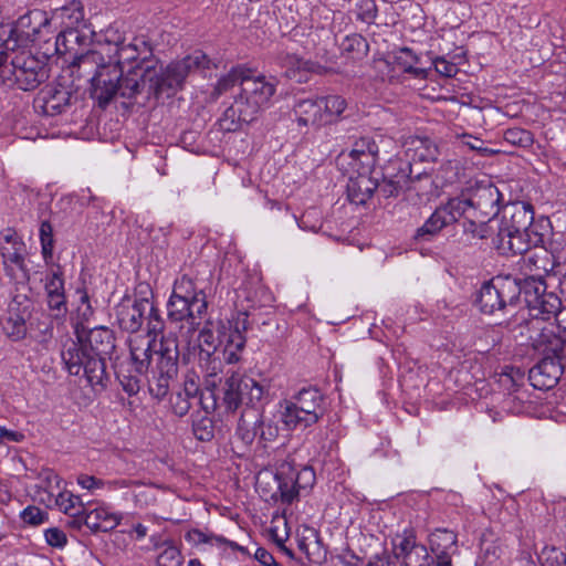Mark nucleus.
<instances>
[{"instance_id": "obj_1", "label": "nucleus", "mask_w": 566, "mask_h": 566, "mask_svg": "<svg viewBox=\"0 0 566 566\" xmlns=\"http://www.w3.org/2000/svg\"><path fill=\"white\" fill-rule=\"evenodd\" d=\"M211 66L208 55L197 50L181 60L169 63L166 67L153 65L139 66L142 94L146 97H170L184 87L188 76L205 73Z\"/></svg>"}, {"instance_id": "obj_2", "label": "nucleus", "mask_w": 566, "mask_h": 566, "mask_svg": "<svg viewBox=\"0 0 566 566\" xmlns=\"http://www.w3.org/2000/svg\"><path fill=\"white\" fill-rule=\"evenodd\" d=\"M275 91V78L253 76L251 71L247 70L241 81L240 93L219 119L220 128L224 132H235L242 124L255 120L259 113L269 106Z\"/></svg>"}, {"instance_id": "obj_3", "label": "nucleus", "mask_w": 566, "mask_h": 566, "mask_svg": "<svg viewBox=\"0 0 566 566\" xmlns=\"http://www.w3.org/2000/svg\"><path fill=\"white\" fill-rule=\"evenodd\" d=\"M81 64H97V70L91 80V95L98 101L99 106H106L115 96L134 98L142 94L140 70L135 66L124 76L123 66L104 63L103 54L91 51L80 59Z\"/></svg>"}, {"instance_id": "obj_4", "label": "nucleus", "mask_w": 566, "mask_h": 566, "mask_svg": "<svg viewBox=\"0 0 566 566\" xmlns=\"http://www.w3.org/2000/svg\"><path fill=\"white\" fill-rule=\"evenodd\" d=\"M532 347L541 356L538 363L530 370V380L535 388L551 389L566 369V340L557 333L553 324L536 328L530 336Z\"/></svg>"}, {"instance_id": "obj_5", "label": "nucleus", "mask_w": 566, "mask_h": 566, "mask_svg": "<svg viewBox=\"0 0 566 566\" xmlns=\"http://www.w3.org/2000/svg\"><path fill=\"white\" fill-rule=\"evenodd\" d=\"M281 407V421L287 430L312 427L326 413L325 397L315 387L302 388Z\"/></svg>"}, {"instance_id": "obj_6", "label": "nucleus", "mask_w": 566, "mask_h": 566, "mask_svg": "<svg viewBox=\"0 0 566 566\" xmlns=\"http://www.w3.org/2000/svg\"><path fill=\"white\" fill-rule=\"evenodd\" d=\"M0 71V78L8 87L32 91L49 78L46 65L24 49L12 51Z\"/></svg>"}, {"instance_id": "obj_7", "label": "nucleus", "mask_w": 566, "mask_h": 566, "mask_svg": "<svg viewBox=\"0 0 566 566\" xmlns=\"http://www.w3.org/2000/svg\"><path fill=\"white\" fill-rule=\"evenodd\" d=\"M66 370L74 376L84 375L88 385L95 391L106 388L109 376L104 359L93 355L81 340H67L61 353Z\"/></svg>"}, {"instance_id": "obj_8", "label": "nucleus", "mask_w": 566, "mask_h": 566, "mask_svg": "<svg viewBox=\"0 0 566 566\" xmlns=\"http://www.w3.org/2000/svg\"><path fill=\"white\" fill-rule=\"evenodd\" d=\"M115 315L119 328L127 333H137L146 323L148 336H157L165 327L158 308L147 296L122 298L115 307Z\"/></svg>"}, {"instance_id": "obj_9", "label": "nucleus", "mask_w": 566, "mask_h": 566, "mask_svg": "<svg viewBox=\"0 0 566 566\" xmlns=\"http://www.w3.org/2000/svg\"><path fill=\"white\" fill-rule=\"evenodd\" d=\"M156 361L150 370L149 392L161 401L169 392L170 382L179 370V347L174 336H163L155 348Z\"/></svg>"}, {"instance_id": "obj_10", "label": "nucleus", "mask_w": 566, "mask_h": 566, "mask_svg": "<svg viewBox=\"0 0 566 566\" xmlns=\"http://www.w3.org/2000/svg\"><path fill=\"white\" fill-rule=\"evenodd\" d=\"M51 18L43 10H31L21 15L15 23L2 24V32L8 33L4 41L7 51L24 49L30 43L45 40L51 33Z\"/></svg>"}, {"instance_id": "obj_11", "label": "nucleus", "mask_w": 566, "mask_h": 566, "mask_svg": "<svg viewBox=\"0 0 566 566\" xmlns=\"http://www.w3.org/2000/svg\"><path fill=\"white\" fill-rule=\"evenodd\" d=\"M270 382L266 379L256 380L239 373H232L223 385V402L229 410H237L240 405L252 407L269 401Z\"/></svg>"}, {"instance_id": "obj_12", "label": "nucleus", "mask_w": 566, "mask_h": 566, "mask_svg": "<svg viewBox=\"0 0 566 566\" xmlns=\"http://www.w3.org/2000/svg\"><path fill=\"white\" fill-rule=\"evenodd\" d=\"M247 301L251 304L239 311L237 316L229 322L228 328L220 335L219 345L223 348V360L227 364H235L240 360L241 354L245 348V333L251 324L256 323L254 311L258 304L252 298L251 293L247 295ZM223 328L226 327L223 326Z\"/></svg>"}, {"instance_id": "obj_13", "label": "nucleus", "mask_w": 566, "mask_h": 566, "mask_svg": "<svg viewBox=\"0 0 566 566\" xmlns=\"http://www.w3.org/2000/svg\"><path fill=\"white\" fill-rule=\"evenodd\" d=\"M520 287L510 279H493L484 283L478 294L475 304L484 314L503 312L507 305H514L520 296Z\"/></svg>"}, {"instance_id": "obj_14", "label": "nucleus", "mask_w": 566, "mask_h": 566, "mask_svg": "<svg viewBox=\"0 0 566 566\" xmlns=\"http://www.w3.org/2000/svg\"><path fill=\"white\" fill-rule=\"evenodd\" d=\"M534 210L526 202H512L506 205L496 221V237H507L511 233H520L534 228Z\"/></svg>"}, {"instance_id": "obj_15", "label": "nucleus", "mask_w": 566, "mask_h": 566, "mask_svg": "<svg viewBox=\"0 0 566 566\" xmlns=\"http://www.w3.org/2000/svg\"><path fill=\"white\" fill-rule=\"evenodd\" d=\"M489 195L492 197V190L488 188L478 189L471 193L462 192L460 196L451 198L444 205H441L446 209L447 217L452 223L459 221L461 218H478L483 203L482 199Z\"/></svg>"}, {"instance_id": "obj_16", "label": "nucleus", "mask_w": 566, "mask_h": 566, "mask_svg": "<svg viewBox=\"0 0 566 566\" xmlns=\"http://www.w3.org/2000/svg\"><path fill=\"white\" fill-rule=\"evenodd\" d=\"M120 520L122 515L108 506L96 505L93 509H83L82 513H74L70 524L75 528H81L84 524L93 532H108L114 530Z\"/></svg>"}, {"instance_id": "obj_17", "label": "nucleus", "mask_w": 566, "mask_h": 566, "mask_svg": "<svg viewBox=\"0 0 566 566\" xmlns=\"http://www.w3.org/2000/svg\"><path fill=\"white\" fill-rule=\"evenodd\" d=\"M544 242L543 233L538 232L536 227L528 228L527 231H521L520 233H511L505 237H496L495 245L496 249L503 253L512 254H524L533 248H539Z\"/></svg>"}, {"instance_id": "obj_18", "label": "nucleus", "mask_w": 566, "mask_h": 566, "mask_svg": "<svg viewBox=\"0 0 566 566\" xmlns=\"http://www.w3.org/2000/svg\"><path fill=\"white\" fill-rule=\"evenodd\" d=\"M64 272L61 265L51 268L44 277L46 303L50 310L59 314L66 312Z\"/></svg>"}, {"instance_id": "obj_19", "label": "nucleus", "mask_w": 566, "mask_h": 566, "mask_svg": "<svg viewBox=\"0 0 566 566\" xmlns=\"http://www.w3.org/2000/svg\"><path fill=\"white\" fill-rule=\"evenodd\" d=\"M155 348H158L156 336H135L129 339L130 363L135 374L143 376L148 371Z\"/></svg>"}, {"instance_id": "obj_20", "label": "nucleus", "mask_w": 566, "mask_h": 566, "mask_svg": "<svg viewBox=\"0 0 566 566\" xmlns=\"http://www.w3.org/2000/svg\"><path fill=\"white\" fill-rule=\"evenodd\" d=\"M391 545L395 557L401 559L403 564H418L420 555L426 554L424 546L417 543L412 528L397 533L391 539Z\"/></svg>"}, {"instance_id": "obj_21", "label": "nucleus", "mask_w": 566, "mask_h": 566, "mask_svg": "<svg viewBox=\"0 0 566 566\" xmlns=\"http://www.w3.org/2000/svg\"><path fill=\"white\" fill-rule=\"evenodd\" d=\"M379 147L375 139L361 137L356 140L348 153L349 164L354 170L370 171L376 165Z\"/></svg>"}, {"instance_id": "obj_22", "label": "nucleus", "mask_w": 566, "mask_h": 566, "mask_svg": "<svg viewBox=\"0 0 566 566\" xmlns=\"http://www.w3.org/2000/svg\"><path fill=\"white\" fill-rule=\"evenodd\" d=\"M71 96V92L62 85L46 86L40 92L36 103L44 115L55 116L70 105Z\"/></svg>"}, {"instance_id": "obj_23", "label": "nucleus", "mask_w": 566, "mask_h": 566, "mask_svg": "<svg viewBox=\"0 0 566 566\" xmlns=\"http://www.w3.org/2000/svg\"><path fill=\"white\" fill-rule=\"evenodd\" d=\"M150 55L151 46L149 43L143 38H134L132 42L127 44L123 42V44L116 49L114 55H109V61H112L113 64L122 66L123 63L140 60L142 64L138 66H146Z\"/></svg>"}, {"instance_id": "obj_24", "label": "nucleus", "mask_w": 566, "mask_h": 566, "mask_svg": "<svg viewBox=\"0 0 566 566\" xmlns=\"http://www.w3.org/2000/svg\"><path fill=\"white\" fill-rule=\"evenodd\" d=\"M222 361L209 349H201L198 353L197 370L203 379L207 390L213 392L221 382Z\"/></svg>"}, {"instance_id": "obj_25", "label": "nucleus", "mask_w": 566, "mask_h": 566, "mask_svg": "<svg viewBox=\"0 0 566 566\" xmlns=\"http://www.w3.org/2000/svg\"><path fill=\"white\" fill-rule=\"evenodd\" d=\"M185 539L192 546L203 552H207L212 547H217L221 551H226L227 547H230L232 551H244V548L235 542L199 528L189 530L185 534Z\"/></svg>"}, {"instance_id": "obj_26", "label": "nucleus", "mask_w": 566, "mask_h": 566, "mask_svg": "<svg viewBox=\"0 0 566 566\" xmlns=\"http://www.w3.org/2000/svg\"><path fill=\"white\" fill-rule=\"evenodd\" d=\"M430 547L438 562L451 564L452 556L458 551V537L453 531L437 528L430 534Z\"/></svg>"}, {"instance_id": "obj_27", "label": "nucleus", "mask_w": 566, "mask_h": 566, "mask_svg": "<svg viewBox=\"0 0 566 566\" xmlns=\"http://www.w3.org/2000/svg\"><path fill=\"white\" fill-rule=\"evenodd\" d=\"M555 263L551 253L543 248L530 250L523 259V269L530 279H545L554 270Z\"/></svg>"}, {"instance_id": "obj_28", "label": "nucleus", "mask_w": 566, "mask_h": 566, "mask_svg": "<svg viewBox=\"0 0 566 566\" xmlns=\"http://www.w3.org/2000/svg\"><path fill=\"white\" fill-rule=\"evenodd\" d=\"M357 176L350 177L347 184L348 200L354 205H364L378 188V182L369 177V171L356 170Z\"/></svg>"}, {"instance_id": "obj_29", "label": "nucleus", "mask_w": 566, "mask_h": 566, "mask_svg": "<svg viewBox=\"0 0 566 566\" xmlns=\"http://www.w3.org/2000/svg\"><path fill=\"white\" fill-rule=\"evenodd\" d=\"M171 294L191 302L192 306L196 307L195 311L197 314L207 313L208 303L206 293L202 289H199L197 283L188 275H182L175 282Z\"/></svg>"}, {"instance_id": "obj_30", "label": "nucleus", "mask_w": 566, "mask_h": 566, "mask_svg": "<svg viewBox=\"0 0 566 566\" xmlns=\"http://www.w3.org/2000/svg\"><path fill=\"white\" fill-rule=\"evenodd\" d=\"M2 265L6 275L17 285H24L30 280V272L25 262L23 248H14L12 252H2Z\"/></svg>"}, {"instance_id": "obj_31", "label": "nucleus", "mask_w": 566, "mask_h": 566, "mask_svg": "<svg viewBox=\"0 0 566 566\" xmlns=\"http://www.w3.org/2000/svg\"><path fill=\"white\" fill-rule=\"evenodd\" d=\"M86 343L88 350L104 361L115 349V336L109 328L104 326L92 328L87 334Z\"/></svg>"}, {"instance_id": "obj_32", "label": "nucleus", "mask_w": 566, "mask_h": 566, "mask_svg": "<svg viewBox=\"0 0 566 566\" xmlns=\"http://www.w3.org/2000/svg\"><path fill=\"white\" fill-rule=\"evenodd\" d=\"M398 172L396 175H386L377 190L385 197L398 196L410 181L411 166L408 161H399L397 166Z\"/></svg>"}, {"instance_id": "obj_33", "label": "nucleus", "mask_w": 566, "mask_h": 566, "mask_svg": "<svg viewBox=\"0 0 566 566\" xmlns=\"http://www.w3.org/2000/svg\"><path fill=\"white\" fill-rule=\"evenodd\" d=\"M294 113L300 126H324L319 97L298 99L294 105Z\"/></svg>"}, {"instance_id": "obj_34", "label": "nucleus", "mask_w": 566, "mask_h": 566, "mask_svg": "<svg viewBox=\"0 0 566 566\" xmlns=\"http://www.w3.org/2000/svg\"><path fill=\"white\" fill-rule=\"evenodd\" d=\"M192 303L180 298L174 294L170 295L167 303V315L172 322L187 321L191 326H198L205 314H197Z\"/></svg>"}, {"instance_id": "obj_35", "label": "nucleus", "mask_w": 566, "mask_h": 566, "mask_svg": "<svg viewBox=\"0 0 566 566\" xmlns=\"http://www.w3.org/2000/svg\"><path fill=\"white\" fill-rule=\"evenodd\" d=\"M282 67L285 69V75L295 78L297 82L305 81L307 73H321L323 66L311 60H304L295 54H285L281 60Z\"/></svg>"}, {"instance_id": "obj_36", "label": "nucleus", "mask_w": 566, "mask_h": 566, "mask_svg": "<svg viewBox=\"0 0 566 566\" xmlns=\"http://www.w3.org/2000/svg\"><path fill=\"white\" fill-rule=\"evenodd\" d=\"M451 224L447 217L446 209L441 206L437 207L432 214L424 221V223L417 229L415 238L421 241H430L443 228Z\"/></svg>"}, {"instance_id": "obj_37", "label": "nucleus", "mask_w": 566, "mask_h": 566, "mask_svg": "<svg viewBox=\"0 0 566 566\" xmlns=\"http://www.w3.org/2000/svg\"><path fill=\"white\" fill-rule=\"evenodd\" d=\"M319 104L324 126L334 124L343 118L347 102L339 95L321 96Z\"/></svg>"}, {"instance_id": "obj_38", "label": "nucleus", "mask_w": 566, "mask_h": 566, "mask_svg": "<svg viewBox=\"0 0 566 566\" xmlns=\"http://www.w3.org/2000/svg\"><path fill=\"white\" fill-rule=\"evenodd\" d=\"M419 63V57L409 48H401L394 53V64L402 72L412 74L415 77H426V70L416 67Z\"/></svg>"}, {"instance_id": "obj_39", "label": "nucleus", "mask_w": 566, "mask_h": 566, "mask_svg": "<svg viewBox=\"0 0 566 566\" xmlns=\"http://www.w3.org/2000/svg\"><path fill=\"white\" fill-rule=\"evenodd\" d=\"M282 503L291 504L298 497L300 491L287 468H282L274 476Z\"/></svg>"}, {"instance_id": "obj_40", "label": "nucleus", "mask_w": 566, "mask_h": 566, "mask_svg": "<svg viewBox=\"0 0 566 566\" xmlns=\"http://www.w3.org/2000/svg\"><path fill=\"white\" fill-rule=\"evenodd\" d=\"M527 305L532 310H537L541 314L555 315L558 319L562 301L555 293H545L539 297L527 298Z\"/></svg>"}, {"instance_id": "obj_41", "label": "nucleus", "mask_w": 566, "mask_h": 566, "mask_svg": "<svg viewBox=\"0 0 566 566\" xmlns=\"http://www.w3.org/2000/svg\"><path fill=\"white\" fill-rule=\"evenodd\" d=\"M342 51L350 55L352 59H363L367 55L369 51V45L367 40L357 33L347 35L342 44Z\"/></svg>"}, {"instance_id": "obj_42", "label": "nucleus", "mask_w": 566, "mask_h": 566, "mask_svg": "<svg viewBox=\"0 0 566 566\" xmlns=\"http://www.w3.org/2000/svg\"><path fill=\"white\" fill-rule=\"evenodd\" d=\"M245 71L247 69L242 66L231 69V71L228 74H226L218 81L212 92V96L214 98H218L223 93L228 92L231 87H233L235 84H239V86L241 87V81L245 75Z\"/></svg>"}, {"instance_id": "obj_43", "label": "nucleus", "mask_w": 566, "mask_h": 566, "mask_svg": "<svg viewBox=\"0 0 566 566\" xmlns=\"http://www.w3.org/2000/svg\"><path fill=\"white\" fill-rule=\"evenodd\" d=\"M53 500L60 510L71 515L73 518L74 513H82V510L85 509L81 497L78 495H74L71 492L60 490L56 492V495L53 497Z\"/></svg>"}, {"instance_id": "obj_44", "label": "nucleus", "mask_w": 566, "mask_h": 566, "mask_svg": "<svg viewBox=\"0 0 566 566\" xmlns=\"http://www.w3.org/2000/svg\"><path fill=\"white\" fill-rule=\"evenodd\" d=\"M205 413H197L192 420V431L200 441H210L213 438V422L207 415V407L203 406Z\"/></svg>"}, {"instance_id": "obj_45", "label": "nucleus", "mask_w": 566, "mask_h": 566, "mask_svg": "<svg viewBox=\"0 0 566 566\" xmlns=\"http://www.w3.org/2000/svg\"><path fill=\"white\" fill-rule=\"evenodd\" d=\"M185 392L186 397L191 399L201 400L202 398V389H201V379L200 374L196 369V367H191L188 369L184 376L182 387L180 389ZM202 403V401H200Z\"/></svg>"}, {"instance_id": "obj_46", "label": "nucleus", "mask_w": 566, "mask_h": 566, "mask_svg": "<svg viewBox=\"0 0 566 566\" xmlns=\"http://www.w3.org/2000/svg\"><path fill=\"white\" fill-rule=\"evenodd\" d=\"M410 145L412 148L408 150L415 151V157L420 161H434L438 156L437 146L428 138H416L412 139Z\"/></svg>"}, {"instance_id": "obj_47", "label": "nucleus", "mask_w": 566, "mask_h": 566, "mask_svg": "<svg viewBox=\"0 0 566 566\" xmlns=\"http://www.w3.org/2000/svg\"><path fill=\"white\" fill-rule=\"evenodd\" d=\"M77 484L92 493H94L96 490L103 489L106 484L112 488H127L128 482L126 480H119V481H113V482H105L101 479H97L93 475L88 474H80L76 479Z\"/></svg>"}, {"instance_id": "obj_48", "label": "nucleus", "mask_w": 566, "mask_h": 566, "mask_svg": "<svg viewBox=\"0 0 566 566\" xmlns=\"http://www.w3.org/2000/svg\"><path fill=\"white\" fill-rule=\"evenodd\" d=\"M41 253L46 264L53 259V228L49 221H43L40 226Z\"/></svg>"}, {"instance_id": "obj_49", "label": "nucleus", "mask_w": 566, "mask_h": 566, "mask_svg": "<svg viewBox=\"0 0 566 566\" xmlns=\"http://www.w3.org/2000/svg\"><path fill=\"white\" fill-rule=\"evenodd\" d=\"M67 28H74L84 20V11L80 2L73 1L60 9L59 13Z\"/></svg>"}, {"instance_id": "obj_50", "label": "nucleus", "mask_w": 566, "mask_h": 566, "mask_svg": "<svg viewBox=\"0 0 566 566\" xmlns=\"http://www.w3.org/2000/svg\"><path fill=\"white\" fill-rule=\"evenodd\" d=\"M237 436L245 443L251 444L255 437H258V413L254 415L253 420L250 421L245 416H242L238 422Z\"/></svg>"}, {"instance_id": "obj_51", "label": "nucleus", "mask_w": 566, "mask_h": 566, "mask_svg": "<svg viewBox=\"0 0 566 566\" xmlns=\"http://www.w3.org/2000/svg\"><path fill=\"white\" fill-rule=\"evenodd\" d=\"M192 400L193 399L186 397L185 392L180 389L177 390L171 394L169 398L171 412L179 418L185 417L191 409Z\"/></svg>"}, {"instance_id": "obj_52", "label": "nucleus", "mask_w": 566, "mask_h": 566, "mask_svg": "<svg viewBox=\"0 0 566 566\" xmlns=\"http://www.w3.org/2000/svg\"><path fill=\"white\" fill-rule=\"evenodd\" d=\"M7 335L13 340L22 339L27 334L25 317L23 314L10 316L6 325Z\"/></svg>"}, {"instance_id": "obj_53", "label": "nucleus", "mask_w": 566, "mask_h": 566, "mask_svg": "<svg viewBox=\"0 0 566 566\" xmlns=\"http://www.w3.org/2000/svg\"><path fill=\"white\" fill-rule=\"evenodd\" d=\"M453 59L455 61H448L444 56H437L433 60L436 71L446 77L455 76L459 72L458 65L462 59V55L457 54Z\"/></svg>"}, {"instance_id": "obj_54", "label": "nucleus", "mask_w": 566, "mask_h": 566, "mask_svg": "<svg viewBox=\"0 0 566 566\" xmlns=\"http://www.w3.org/2000/svg\"><path fill=\"white\" fill-rule=\"evenodd\" d=\"M504 140L514 146L526 147L533 143V137L528 130L514 127L504 132Z\"/></svg>"}, {"instance_id": "obj_55", "label": "nucleus", "mask_w": 566, "mask_h": 566, "mask_svg": "<svg viewBox=\"0 0 566 566\" xmlns=\"http://www.w3.org/2000/svg\"><path fill=\"white\" fill-rule=\"evenodd\" d=\"M289 471H291L294 483H296V486L298 491L306 490L308 488H312L315 483V472L310 467H304L296 471L294 468L289 467Z\"/></svg>"}, {"instance_id": "obj_56", "label": "nucleus", "mask_w": 566, "mask_h": 566, "mask_svg": "<svg viewBox=\"0 0 566 566\" xmlns=\"http://www.w3.org/2000/svg\"><path fill=\"white\" fill-rule=\"evenodd\" d=\"M258 436L262 441H273L279 436V427L272 420L258 413Z\"/></svg>"}, {"instance_id": "obj_57", "label": "nucleus", "mask_w": 566, "mask_h": 566, "mask_svg": "<svg viewBox=\"0 0 566 566\" xmlns=\"http://www.w3.org/2000/svg\"><path fill=\"white\" fill-rule=\"evenodd\" d=\"M182 556L176 546H167L157 557L158 566H181Z\"/></svg>"}, {"instance_id": "obj_58", "label": "nucleus", "mask_w": 566, "mask_h": 566, "mask_svg": "<svg viewBox=\"0 0 566 566\" xmlns=\"http://www.w3.org/2000/svg\"><path fill=\"white\" fill-rule=\"evenodd\" d=\"M80 32L75 28H66V30L59 33L56 36V50L57 52H66L71 50V43H77L80 41Z\"/></svg>"}, {"instance_id": "obj_59", "label": "nucleus", "mask_w": 566, "mask_h": 566, "mask_svg": "<svg viewBox=\"0 0 566 566\" xmlns=\"http://www.w3.org/2000/svg\"><path fill=\"white\" fill-rule=\"evenodd\" d=\"M25 524L38 526L45 522L48 514L38 506L30 505L25 507L20 514Z\"/></svg>"}, {"instance_id": "obj_60", "label": "nucleus", "mask_w": 566, "mask_h": 566, "mask_svg": "<svg viewBox=\"0 0 566 566\" xmlns=\"http://www.w3.org/2000/svg\"><path fill=\"white\" fill-rule=\"evenodd\" d=\"M524 292H525V300L530 297H539L543 294L546 293V283L544 279L541 277H534L530 279V276H526L525 279V285H524Z\"/></svg>"}, {"instance_id": "obj_61", "label": "nucleus", "mask_w": 566, "mask_h": 566, "mask_svg": "<svg viewBox=\"0 0 566 566\" xmlns=\"http://www.w3.org/2000/svg\"><path fill=\"white\" fill-rule=\"evenodd\" d=\"M102 41L109 46H114L116 50L123 44V42H125V36L123 32H120L119 28L113 24L103 31Z\"/></svg>"}, {"instance_id": "obj_62", "label": "nucleus", "mask_w": 566, "mask_h": 566, "mask_svg": "<svg viewBox=\"0 0 566 566\" xmlns=\"http://www.w3.org/2000/svg\"><path fill=\"white\" fill-rule=\"evenodd\" d=\"M80 294V303L76 307L77 318L81 321V324L88 322V319L93 316V307L90 303L88 294L85 291L78 290Z\"/></svg>"}, {"instance_id": "obj_63", "label": "nucleus", "mask_w": 566, "mask_h": 566, "mask_svg": "<svg viewBox=\"0 0 566 566\" xmlns=\"http://www.w3.org/2000/svg\"><path fill=\"white\" fill-rule=\"evenodd\" d=\"M358 10V18L366 23L374 22L377 17V7L374 0H360Z\"/></svg>"}, {"instance_id": "obj_64", "label": "nucleus", "mask_w": 566, "mask_h": 566, "mask_svg": "<svg viewBox=\"0 0 566 566\" xmlns=\"http://www.w3.org/2000/svg\"><path fill=\"white\" fill-rule=\"evenodd\" d=\"M44 537L46 543L52 547L62 548L67 543L65 533L59 527H50L45 530Z\"/></svg>"}]
</instances>
